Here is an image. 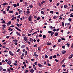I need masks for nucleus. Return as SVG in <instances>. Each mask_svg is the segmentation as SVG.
Here are the masks:
<instances>
[{"label": "nucleus", "mask_w": 73, "mask_h": 73, "mask_svg": "<svg viewBox=\"0 0 73 73\" xmlns=\"http://www.w3.org/2000/svg\"><path fill=\"white\" fill-rule=\"evenodd\" d=\"M66 45H67V46L68 47H69V45H70V44H69V43H67Z\"/></svg>", "instance_id": "27"}, {"label": "nucleus", "mask_w": 73, "mask_h": 73, "mask_svg": "<svg viewBox=\"0 0 73 73\" xmlns=\"http://www.w3.org/2000/svg\"><path fill=\"white\" fill-rule=\"evenodd\" d=\"M15 15L17 16L19 15V13L17 12L15 14Z\"/></svg>", "instance_id": "58"}, {"label": "nucleus", "mask_w": 73, "mask_h": 73, "mask_svg": "<svg viewBox=\"0 0 73 73\" xmlns=\"http://www.w3.org/2000/svg\"><path fill=\"white\" fill-rule=\"evenodd\" d=\"M37 32H35L33 33L32 34V35H35V34H36V33H37Z\"/></svg>", "instance_id": "53"}, {"label": "nucleus", "mask_w": 73, "mask_h": 73, "mask_svg": "<svg viewBox=\"0 0 73 73\" xmlns=\"http://www.w3.org/2000/svg\"><path fill=\"white\" fill-rule=\"evenodd\" d=\"M41 14H42L43 15H44V14H45V13H44V12L43 11H41Z\"/></svg>", "instance_id": "19"}, {"label": "nucleus", "mask_w": 73, "mask_h": 73, "mask_svg": "<svg viewBox=\"0 0 73 73\" xmlns=\"http://www.w3.org/2000/svg\"><path fill=\"white\" fill-rule=\"evenodd\" d=\"M6 5H7V3H4L3 4V5H4V6Z\"/></svg>", "instance_id": "28"}, {"label": "nucleus", "mask_w": 73, "mask_h": 73, "mask_svg": "<svg viewBox=\"0 0 73 73\" xmlns=\"http://www.w3.org/2000/svg\"><path fill=\"white\" fill-rule=\"evenodd\" d=\"M70 33V31H68L67 33V35H69Z\"/></svg>", "instance_id": "61"}, {"label": "nucleus", "mask_w": 73, "mask_h": 73, "mask_svg": "<svg viewBox=\"0 0 73 73\" xmlns=\"http://www.w3.org/2000/svg\"><path fill=\"white\" fill-rule=\"evenodd\" d=\"M28 72V70H26L25 71V73H27Z\"/></svg>", "instance_id": "40"}, {"label": "nucleus", "mask_w": 73, "mask_h": 73, "mask_svg": "<svg viewBox=\"0 0 73 73\" xmlns=\"http://www.w3.org/2000/svg\"><path fill=\"white\" fill-rule=\"evenodd\" d=\"M13 6L14 7H17V5H16V4H14Z\"/></svg>", "instance_id": "31"}, {"label": "nucleus", "mask_w": 73, "mask_h": 73, "mask_svg": "<svg viewBox=\"0 0 73 73\" xmlns=\"http://www.w3.org/2000/svg\"><path fill=\"white\" fill-rule=\"evenodd\" d=\"M3 14H5V13H6L5 11H3Z\"/></svg>", "instance_id": "46"}, {"label": "nucleus", "mask_w": 73, "mask_h": 73, "mask_svg": "<svg viewBox=\"0 0 73 73\" xmlns=\"http://www.w3.org/2000/svg\"><path fill=\"white\" fill-rule=\"evenodd\" d=\"M43 38L44 39V38H46V36H45V35H43Z\"/></svg>", "instance_id": "22"}, {"label": "nucleus", "mask_w": 73, "mask_h": 73, "mask_svg": "<svg viewBox=\"0 0 73 73\" xmlns=\"http://www.w3.org/2000/svg\"><path fill=\"white\" fill-rule=\"evenodd\" d=\"M30 8H32L33 7V5H30L29 6Z\"/></svg>", "instance_id": "42"}, {"label": "nucleus", "mask_w": 73, "mask_h": 73, "mask_svg": "<svg viewBox=\"0 0 73 73\" xmlns=\"http://www.w3.org/2000/svg\"><path fill=\"white\" fill-rule=\"evenodd\" d=\"M52 58H53V56H51L50 57H49V58L50 59H52Z\"/></svg>", "instance_id": "36"}, {"label": "nucleus", "mask_w": 73, "mask_h": 73, "mask_svg": "<svg viewBox=\"0 0 73 73\" xmlns=\"http://www.w3.org/2000/svg\"><path fill=\"white\" fill-rule=\"evenodd\" d=\"M25 55H27V53H28V52L27 51H25Z\"/></svg>", "instance_id": "32"}, {"label": "nucleus", "mask_w": 73, "mask_h": 73, "mask_svg": "<svg viewBox=\"0 0 73 73\" xmlns=\"http://www.w3.org/2000/svg\"><path fill=\"white\" fill-rule=\"evenodd\" d=\"M7 70L8 71L9 73H11V70H10L9 69H8Z\"/></svg>", "instance_id": "33"}, {"label": "nucleus", "mask_w": 73, "mask_h": 73, "mask_svg": "<svg viewBox=\"0 0 73 73\" xmlns=\"http://www.w3.org/2000/svg\"><path fill=\"white\" fill-rule=\"evenodd\" d=\"M24 40L25 41H27V37L25 36V37H24Z\"/></svg>", "instance_id": "9"}, {"label": "nucleus", "mask_w": 73, "mask_h": 73, "mask_svg": "<svg viewBox=\"0 0 73 73\" xmlns=\"http://www.w3.org/2000/svg\"><path fill=\"white\" fill-rule=\"evenodd\" d=\"M73 54H71L70 56H69L68 58L69 59H70V58H72V57H73Z\"/></svg>", "instance_id": "2"}, {"label": "nucleus", "mask_w": 73, "mask_h": 73, "mask_svg": "<svg viewBox=\"0 0 73 73\" xmlns=\"http://www.w3.org/2000/svg\"><path fill=\"white\" fill-rule=\"evenodd\" d=\"M37 20H40V17H38L37 19Z\"/></svg>", "instance_id": "56"}, {"label": "nucleus", "mask_w": 73, "mask_h": 73, "mask_svg": "<svg viewBox=\"0 0 73 73\" xmlns=\"http://www.w3.org/2000/svg\"><path fill=\"white\" fill-rule=\"evenodd\" d=\"M38 50H41V48H40V47H38Z\"/></svg>", "instance_id": "49"}, {"label": "nucleus", "mask_w": 73, "mask_h": 73, "mask_svg": "<svg viewBox=\"0 0 73 73\" xmlns=\"http://www.w3.org/2000/svg\"><path fill=\"white\" fill-rule=\"evenodd\" d=\"M2 24H5V21H4V20H3V21L1 22Z\"/></svg>", "instance_id": "16"}, {"label": "nucleus", "mask_w": 73, "mask_h": 73, "mask_svg": "<svg viewBox=\"0 0 73 73\" xmlns=\"http://www.w3.org/2000/svg\"><path fill=\"white\" fill-rule=\"evenodd\" d=\"M10 27L11 28H14V27H15V26H14V25H11L10 26Z\"/></svg>", "instance_id": "45"}, {"label": "nucleus", "mask_w": 73, "mask_h": 73, "mask_svg": "<svg viewBox=\"0 0 73 73\" xmlns=\"http://www.w3.org/2000/svg\"><path fill=\"white\" fill-rule=\"evenodd\" d=\"M62 66L63 67H65L66 66H65V65L63 64L62 65Z\"/></svg>", "instance_id": "62"}, {"label": "nucleus", "mask_w": 73, "mask_h": 73, "mask_svg": "<svg viewBox=\"0 0 73 73\" xmlns=\"http://www.w3.org/2000/svg\"><path fill=\"white\" fill-rule=\"evenodd\" d=\"M54 12H53V11H51L50 12V13H52L53 14Z\"/></svg>", "instance_id": "30"}, {"label": "nucleus", "mask_w": 73, "mask_h": 73, "mask_svg": "<svg viewBox=\"0 0 73 73\" xmlns=\"http://www.w3.org/2000/svg\"><path fill=\"white\" fill-rule=\"evenodd\" d=\"M61 40H65V39L64 38H61Z\"/></svg>", "instance_id": "57"}, {"label": "nucleus", "mask_w": 73, "mask_h": 73, "mask_svg": "<svg viewBox=\"0 0 73 73\" xmlns=\"http://www.w3.org/2000/svg\"><path fill=\"white\" fill-rule=\"evenodd\" d=\"M11 23V21H9L8 23H7L8 24L10 25Z\"/></svg>", "instance_id": "35"}, {"label": "nucleus", "mask_w": 73, "mask_h": 73, "mask_svg": "<svg viewBox=\"0 0 73 73\" xmlns=\"http://www.w3.org/2000/svg\"><path fill=\"white\" fill-rule=\"evenodd\" d=\"M9 53L11 55V56H13L14 54H13V53H12V52L11 51H9Z\"/></svg>", "instance_id": "4"}, {"label": "nucleus", "mask_w": 73, "mask_h": 73, "mask_svg": "<svg viewBox=\"0 0 73 73\" xmlns=\"http://www.w3.org/2000/svg\"><path fill=\"white\" fill-rule=\"evenodd\" d=\"M25 45H23L21 46V48H22L23 49V48H25Z\"/></svg>", "instance_id": "11"}, {"label": "nucleus", "mask_w": 73, "mask_h": 73, "mask_svg": "<svg viewBox=\"0 0 73 73\" xmlns=\"http://www.w3.org/2000/svg\"><path fill=\"white\" fill-rule=\"evenodd\" d=\"M12 63V62L11 60H9L8 61L7 64L9 65H11V64Z\"/></svg>", "instance_id": "3"}, {"label": "nucleus", "mask_w": 73, "mask_h": 73, "mask_svg": "<svg viewBox=\"0 0 73 73\" xmlns=\"http://www.w3.org/2000/svg\"><path fill=\"white\" fill-rule=\"evenodd\" d=\"M62 54H65L66 53V51L64 50H62Z\"/></svg>", "instance_id": "6"}, {"label": "nucleus", "mask_w": 73, "mask_h": 73, "mask_svg": "<svg viewBox=\"0 0 73 73\" xmlns=\"http://www.w3.org/2000/svg\"><path fill=\"white\" fill-rule=\"evenodd\" d=\"M16 34L18 35V36H20V34L19 33V32L17 31L16 32Z\"/></svg>", "instance_id": "15"}, {"label": "nucleus", "mask_w": 73, "mask_h": 73, "mask_svg": "<svg viewBox=\"0 0 73 73\" xmlns=\"http://www.w3.org/2000/svg\"><path fill=\"white\" fill-rule=\"evenodd\" d=\"M60 5V3H58L56 4V5H57V6H58V5Z\"/></svg>", "instance_id": "55"}, {"label": "nucleus", "mask_w": 73, "mask_h": 73, "mask_svg": "<svg viewBox=\"0 0 73 73\" xmlns=\"http://www.w3.org/2000/svg\"><path fill=\"white\" fill-rule=\"evenodd\" d=\"M54 34V32H52L51 33V34H50V35H51V36H53V35Z\"/></svg>", "instance_id": "17"}, {"label": "nucleus", "mask_w": 73, "mask_h": 73, "mask_svg": "<svg viewBox=\"0 0 73 73\" xmlns=\"http://www.w3.org/2000/svg\"><path fill=\"white\" fill-rule=\"evenodd\" d=\"M30 72L32 73H33V72H34V70H33V69L31 70H30Z\"/></svg>", "instance_id": "13"}, {"label": "nucleus", "mask_w": 73, "mask_h": 73, "mask_svg": "<svg viewBox=\"0 0 73 73\" xmlns=\"http://www.w3.org/2000/svg\"><path fill=\"white\" fill-rule=\"evenodd\" d=\"M3 27H4V28H5V27H6V26H7V25H5V24H4L2 25Z\"/></svg>", "instance_id": "29"}, {"label": "nucleus", "mask_w": 73, "mask_h": 73, "mask_svg": "<svg viewBox=\"0 0 73 73\" xmlns=\"http://www.w3.org/2000/svg\"><path fill=\"white\" fill-rule=\"evenodd\" d=\"M15 28L16 29H17V30H18L19 31H21V30L19 29V28H18L17 27H16Z\"/></svg>", "instance_id": "10"}, {"label": "nucleus", "mask_w": 73, "mask_h": 73, "mask_svg": "<svg viewBox=\"0 0 73 73\" xmlns=\"http://www.w3.org/2000/svg\"><path fill=\"white\" fill-rule=\"evenodd\" d=\"M38 5H39V7H41V4L40 3H38Z\"/></svg>", "instance_id": "39"}, {"label": "nucleus", "mask_w": 73, "mask_h": 73, "mask_svg": "<svg viewBox=\"0 0 73 73\" xmlns=\"http://www.w3.org/2000/svg\"><path fill=\"white\" fill-rule=\"evenodd\" d=\"M51 32H52V31H49L48 32V33H51Z\"/></svg>", "instance_id": "63"}, {"label": "nucleus", "mask_w": 73, "mask_h": 73, "mask_svg": "<svg viewBox=\"0 0 73 73\" xmlns=\"http://www.w3.org/2000/svg\"><path fill=\"white\" fill-rule=\"evenodd\" d=\"M53 18L54 19H57V16H54Z\"/></svg>", "instance_id": "18"}, {"label": "nucleus", "mask_w": 73, "mask_h": 73, "mask_svg": "<svg viewBox=\"0 0 73 73\" xmlns=\"http://www.w3.org/2000/svg\"><path fill=\"white\" fill-rule=\"evenodd\" d=\"M13 65H15V66H17V64H16V63H14L13 64Z\"/></svg>", "instance_id": "54"}, {"label": "nucleus", "mask_w": 73, "mask_h": 73, "mask_svg": "<svg viewBox=\"0 0 73 73\" xmlns=\"http://www.w3.org/2000/svg\"><path fill=\"white\" fill-rule=\"evenodd\" d=\"M68 7V6L66 5H65L64 6V8H67Z\"/></svg>", "instance_id": "21"}, {"label": "nucleus", "mask_w": 73, "mask_h": 73, "mask_svg": "<svg viewBox=\"0 0 73 73\" xmlns=\"http://www.w3.org/2000/svg\"><path fill=\"white\" fill-rule=\"evenodd\" d=\"M53 58H56V55H54L53 56Z\"/></svg>", "instance_id": "23"}, {"label": "nucleus", "mask_w": 73, "mask_h": 73, "mask_svg": "<svg viewBox=\"0 0 73 73\" xmlns=\"http://www.w3.org/2000/svg\"><path fill=\"white\" fill-rule=\"evenodd\" d=\"M33 56L34 57H35V58H37L38 57V55L36 54H34Z\"/></svg>", "instance_id": "5"}, {"label": "nucleus", "mask_w": 73, "mask_h": 73, "mask_svg": "<svg viewBox=\"0 0 73 73\" xmlns=\"http://www.w3.org/2000/svg\"><path fill=\"white\" fill-rule=\"evenodd\" d=\"M30 41L31 42H33V39L32 38H31L30 39Z\"/></svg>", "instance_id": "8"}, {"label": "nucleus", "mask_w": 73, "mask_h": 73, "mask_svg": "<svg viewBox=\"0 0 73 73\" xmlns=\"http://www.w3.org/2000/svg\"><path fill=\"white\" fill-rule=\"evenodd\" d=\"M27 15H29L30 13V12L29 11H27Z\"/></svg>", "instance_id": "24"}, {"label": "nucleus", "mask_w": 73, "mask_h": 73, "mask_svg": "<svg viewBox=\"0 0 73 73\" xmlns=\"http://www.w3.org/2000/svg\"><path fill=\"white\" fill-rule=\"evenodd\" d=\"M37 64V62H35V65H36Z\"/></svg>", "instance_id": "47"}, {"label": "nucleus", "mask_w": 73, "mask_h": 73, "mask_svg": "<svg viewBox=\"0 0 73 73\" xmlns=\"http://www.w3.org/2000/svg\"><path fill=\"white\" fill-rule=\"evenodd\" d=\"M9 13H13V11H9Z\"/></svg>", "instance_id": "48"}, {"label": "nucleus", "mask_w": 73, "mask_h": 73, "mask_svg": "<svg viewBox=\"0 0 73 73\" xmlns=\"http://www.w3.org/2000/svg\"><path fill=\"white\" fill-rule=\"evenodd\" d=\"M9 69H11V70H13V68H12L11 67L9 68Z\"/></svg>", "instance_id": "44"}, {"label": "nucleus", "mask_w": 73, "mask_h": 73, "mask_svg": "<svg viewBox=\"0 0 73 73\" xmlns=\"http://www.w3.org/2000/svg\"><path fill=\"white\" fill-rule=\"evenodd\" d=\"M23 11H22V10H20V11H19V13L20 15L21 14H22V13H23Z\"/></svg>", "instance_id": "7"}, {"label": "nucleus", "mask_w": 73, "mask_h": 73, "mask_svg": "<svg viewBox=\"0 0 73 73\" xmlns=\"http://www.w3.org/2000/svg\"><path fill=\"white\" fill-rule=\"evenodd\" d=\"M71 19L69 18L68 19V21H71Z\"/></svg>", "instance_id": "59"}, {"label": "nucleus", "mask_w": 73, "mask_h": 73, "mask_svg": "<svg viewBox=\"0 0 73 73\" xmlns=\"http://www.w3.org/2000/svg\"><path fill=\"white\" fill-rule=\"evenodd\" d=\"M16 25H17V26L18 27H20V25H19V24H18V23H17V24H16Z\"/></svg>", "instance_id": "52"}, {"label": "nucleus", "mask_w": 73, "mask_h": 73, "mask_svg": "<svg viewBox=\"0 0 73 73\" xmlns=\"http://www.w3.org/2000/svg\"><path fill=\"white\" fill-rule=\"evenodd\" d=\"M13 41H14V42H17V39H15L13 40Z\"/></svg>", "instance_id": "25"}, {"label": "nucleus", "mask_w": 73, "mask_h": 73, "mask_svg": "<svg viewBox=\"0 0 73 73\" xmlns=\"http://www.w3.org/2000/svg\"><path fill=\"white\" fill-rule=\"evenodd\" d=\"M38 65L39 67H40V68H41V67L42 66V65H41V64H38Z\"/></svg>", "instance_id": "12"}, {"label": "nucleus", "mask_w": 73, "mask_h": 73, "mask_svg": "<svg viewBox=\"0 0 73 73\" xmlns=\"http://www.w3.org/2000/svg\"><path fill=\"white\" fill-rule=\"evenodd\" d=\"M2 70H3V68L1 66H0V70L1 71Z\"/></svg>", "instance_id": "26"}, {"label": "nucleus", "mask_w": 73, "mask_h": 73, "mask_svg": "<svg viewBox=\"0 0 73 73\" xmlns=\"http://www.w3.org/2000/svg\"><path fill=\"white\" fill-rule=\"evenodd\" d=\"M28 5V4L27 3V2H26L25 3V6H27Z\"/></svg>", "instance_id": "34"}, {"label": "nucleus", "mask_w": 73, "mask_h": 73, "mask_svg": "<svg viewBox=\"0 0 73 73\" xmlns=\"http://www.w3.org/2000/svg\"><path fill=\"white\" fill-rule=\"evenodd\" d=\"M71 47L72 48H73V43L72 44L71 46Z\"/></svg>", "instance_id": "64"}, {"label": "nucleus", "mask_w": 73, "mask_h": 73, "mask_svg": "<svg viewBox=\"0 0 73 73\" xmlns=\"http://www.w3.org/2000/svg\"><path fill=\"white\" fill-rule=\"evenodd\" d=\"M45 58H48V56H47V55H45Z\"/></svg>", "instance_id": "60"}, {"label": "nucleus", "mask_w": 73, "mask_h": 73, "mask_svg": "<svg viewBox=\"0 0 73 73\" xmlns=\"http://www.w3.org/2000/svg\"><path fill=\"white\" fill-rule=\"evenodd\" d=\"M38 38V35H36V38L37 39Z\"/></svg>", "instance_id": "43"}, {"label": "nucleus", "mask_w": 73, "mask_h": 73, "mask_svg": "<svg viewBox=\"0 0 73 73\" xmlns=\"http://www.w3.org/2000/svg\"><path fill=\"white\" fill-rule=\"evenodd\" d=\"M45 1H42L41 2V5L43 4V3H45Z\"/></svg>", "instance_id": "14"}, {"label": "nucleus", "mask_w": 73, "mask_h": 73, "mask_svg": "<svg viewBox=\"0 0 73 73\" xmlns=\"http://www.w3.org/2000/svg\"><path fill=\"white\" fill-rule=\"evenodd\" d=\"M61 41V39L59 38L58 40V42H60Z\"/></svg>", "instance_id": "41"}, {"label": "nucleus", "mask_w": 73, "mask_h": 73, "mask_svg": "<svg viewBox=\"0 0 73 73\" xmlns=\"http://www.w3.org/2000/svg\"><path fill=\"white\" fill-rule=\"evenodd\" d=\"M50 27L51 29L52 30L53 29V27L52 26H50Z\"/></svg>", "instance_id": "50"}, {"label": "nucleus", "mask_w": 73, "mask_h": 73, "mask_svg": "<svg viewBox=\"0 0 73 73\" xmlns=\"http://www.w3.org/2000/svg\"><path fill=\"white\" fill-rule=\"evenodd\" d=\"M37 44H35L34 45V47L35 48V47H37Z\"/></svg>", "instance_id": "37"}, {"label": "nucleus", "mask_w": 73, "mask_h": 73, "mask_svg": "<svg viewBox=\"0 0 73 73\" xmlns=\"http://www.w3.org/2000/svg\"><path fill=\"white\" fill-rule=\"evenodd\" d=\"M55 36H58V33H56L55 34Z\"/></svg>", "instance_id": "20"}, {"label": "nucleus", "mask_w": 73, "mask_h": 73, "mask_svg": "<svg viewBox=\"0 0 73 73\" xmlns=\"http://www.w3.org/2000/svg\"><path fill=\"white\" fill-rule=\"evenodd\" d=\"M9 36H6V38H9Z\"/></svg>", "instance_id": "51"}, {"label": "nucleus", "mask_w": 73, "mask_h": 73, "mask_svg": "<svg viewBox=\"0 0 73 73\" xmlns=\"http://www.w3.org/2000/svg\"><path fill=\"white\" fill-rule=\"evenodd\" d=\"M62 26H64V22H62Z\"/></svg>", "instance_id": "38"}, {"label": "nucleus", "mask_w": 73, "mask_h": 73, "mask_svg": "<svg viewBox=\"0 0 73 73\" xmlns=\"http://www.w3.org/2000/svg\"><path fill=\"white\" fill-rule=\"evenodd\" d=\"M28 19H29V21H32V16H31V15H30L29 16Z\"/></svg>", "instance_id": "1"}]
</instances>
